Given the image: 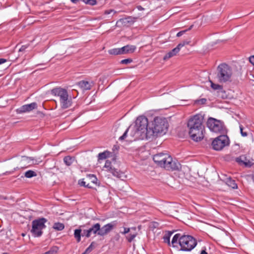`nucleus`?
Instances as JSON below:
<instances>
[{"mask_svg": "<svg viewBox=\"0 0 254 254\" xmlns=\"http://www.w3.org/2000/svg\"><path fill=\"white\" fill-rule=\"evenodd\" d=\"M203 116L201 114H196L191 117L188 122L189 133L190 138L195 141H198L204 137L203 125Z\"/></svg>", "mask_w": 254, "mask_h": 254, "instance_id": "nucleus-1", "label": "nucleus"}, {"mask_svg": "<svg viewBox=\"0 0 254 254\" xmlns=\"http://www.w3.org/2000/svg\"><path fill=\"white\" fill-rule=\"evenodd\" d=\"M168 124L164 118L155 117L149 126V135L150 137L162 135L166 133L168 130Z\"/></svg>", "mask_w": 254, "mask_h": 254, "instance_id": "nucleus-2", "label": "nucleus"}, {"mask_svg": "<svg viewBox=\"0 0 254 254\" xmlns=\"http://www.w3.org/2000/svg\"><path fill=\"white\" fill-rule=\"evenodd\" d=\"M216 78L220 83L231 82L232 76V70L231 67L225 63L219 64L216 70Z\"/></svg>", "mask_w": 254, "mask_h": 254, "instance_id": "nucleus-3", "label": "nucleus"}, {"mask_svg": "<svg viewBox=\"0 0 254 254\" xmlns=\"http://www.w3.org/2000/svg\"><path fill=\"white\" fill-rule=\"evenodd\" d=\"M51 94L60 98V102L63 109H66L71 106V99L69 97L66 90L61 87L55 88L51 90Z\"/></svg>", "mask_w": 254, "mask_h": 254, "instance_id": "nucleus-4", "label": "nucleus"}, {"mask_svg": "<svg viewBox=\"0 0 254 254\" xmlns=\"http://www.w3.org/2000/svg\"><path fill=\"white\" fill-rule=\"evenodd\" d=\"M47 220L45 218L35 219L32 222V229L30 230L32 236L40 237L43 234L42 230L46 228L45 223Z\"/></svg>", "mask_w": 254, "mask_h": 254, "instance_id": "nucleus-5", "label": "nucleus"}, {"mask_svg": "<svg viewBox=\"0 0 254 254\" xmlns=\"http://www.w3.org/2000/svg\"><path fill=\"white\" fill-rule=\"evenodd\" d=\"M196 244L197 242L195 239L190 235H183L179 240L181 250L183 251H190L196 246Z\"/></svg>", "mask_w": 254, "mask_h": 254, "instance_id": "nucleus-6", "label": "nucleus"}, {"mask_svg": "<svg viewBox=\"0 0 254 254\" xmlns=\"http://www.w3.org/2000/svg\"><path fill=\"white\" fill-rule=\"evenodd\" d=\"M207 126L213 132L224 133L225 127L222 122L213 118H209L207 122Z\"/></svg>", "mask_w": 254, "mask_h": 254, "instance_id": "nucleus-7", "label": "nucleus"}, {"mask_svg": "<svg viewBox=\"0 0 254 254\" xmlns=\"http://www.w3.org/2000/svg\"><path fill=\"white\" fill-rule=\"evenodd\" d=\"M129 129H131L129 138L130 141L148 139L151 138L150 135H149L148 130V131H143L142 128H136L132 126H129Z\"/></svg>", "mask_w": 254, "mask_h": 254, "instance_id": "nucleus-8", "label": "nucleus"}, {"mask_svg": "<svg viewBox=\"0 0 254 254\" xmlns=\"http://www.w3.org/2000/svg\"><path fill=\"white\" fill-rule=\"evenodd\" d=\"M229 139L226 135H221L215 138L212 142L211 145L214 150L219 151L224 147L229 145Z\"/></svg>", "mask_w": 254, "mask_h": 254, "instance_id": "nucleus-9", "label": "nucleus"}, {"mask_svg": "<svg viewBox=\"0 0 254 254\" xmlns=\"http://www.w3.org/2000/svg\"><path fill=\"white\" fill-rule=\"evenodd\" d=\"M162 167L168 171H178L181 168V165L169 155Z\"/></svg>", "mask_w": 254, "mask_h": 254, "instance_id": "nucleus-10", "label": "nucleus"}, {"mask_svg": "<svg viewBox=\"0 0 254 254\" xmlns=\"http://www.w3.org/2000/svg\"><path fill=\"white\" fill-rule=\"evenodd\" d=\"M74 236L77 242L81 241V236L89 238L90 237L88 225L80 226L78 229H75L74 232Z\"/></svg>", "mask_w": 254, "mask_h": 254, "instance_id": "nucleus-11", "label": "nucleus"}, {"mask_svg": "<svg viewBox=\"0 0 254 254\" xmlns=\"http://www.w3.org/2000/svg\"><path fill=\"white\" fill-rule=\"evenodd\" d=\"M148 121L147 118L145 116H141L138 117L135 122V125L132 126V127L138 128H142L143 131H148L149 130Z\"/></svg>", "mask_w": 254, "mask_h": 254, "instance_id": "nucleus-12", "label": "nucleus"}, {"mask_svg": "<svg viewBox=\"0 0 254 254\" xmlns=\"http://www.w3.org/2000/svg\"><path fill=\"white\" fill-rule=\"evenodd\" d=\"M169 155L168 153L161 152L154 155L153 159L157 165L162 167Z\"/></svg>", "mask_w": 254, "mask_h": 254, "instance_id": "nucleus-13", "label": "nucleus"}, {"mask_svg": "<svg viewBox=\"0 0 254 254\" xmlns=\"http://www.w3.org/2000/svg\"><path fill=\"white\" fill-rule=\"evenodd\" d=\"M137 17H133L131 16H128L126 18H123L119 19L116 22V26L118 27L121 26H129L133 24L136 21Z\"/></svg>", "mask_w": 254, "mask_h": 254, "instance_id": "nucleus-14", "label": "nucleus"}, {"mask_svg": "<svg viewBox=\"0 0 254 254\" xmlns=\"http://www.w3.org/2000/svg\"><path fill=\"white\" fill-rule=\"evenodd\" d=\"M104 168L106 169V171L111 172L113 176L117 178H121L122 177L123 173L113 167L111 162L109 160L106 161Z\"/></svg>", "mask_w": 254, "mask_h": 254, "instance_id": "nucleus-15", "label": "nucleus"}, {"mask_svg": "<svg viewBox=\"0 0 254 254\" xmlns=\"http://www.w3.org/2000/svg\"><path fill=\"white\" fill-rule=\"evenodd\" d=\"M115 225L113 222L105 225L102 227H101V226L100 225V230L98 233V235L100 236H104L108 234L113 230L115 227Z\"/></svg>", "mask_w": 254, "mask_h": 254, "instance_id": "nucleus-16", "label": "nucleus"}, {"mask_svg": "<svg viewBox=\"0 0 254 254\" xmlns=\"http://www.w3.org/2000/svg\"><path fill=\"white\" fill-rule=\"evenodd\" d=\"M37 108V104L35 102H33L29 104L22 106L18 108L17 111L19 113L29 112Z\"/></svg>", "mask_w": 254, "mask_h": 254, "instance_id": "nucleus-17", "label": "nucleus"}, {"mask_svg": "<svg viewBox=\"0 0 254 254\" xmlns=\"http://www.w3.org/2000/svg\"><path fill=\"white\" fill-rule=\"evenodd\" d=\"M236 161L240 164H244L246 166L251 167L253 165V162L248 159L247 157L242 155L236 158Z\"/></svg>", "mask_w": 254, "mask_h": 254, "instance_id": "nucleus-18", "label": "nucleus"}, {"mask_svg": "<svg viewBox=\"0 0 254 254\" xmlns=\"http://www.w3.org/2000/svg\"><path fill=\"white\" fill-rule=\"evenodd\" d=\"M179 47H176L169 52L167 53L164 57L163 60L166 61L171 58L172 57L175 56L180 52Z\"/></svg>", "mask_w": 254, "mask_h": 254, "instance_id": "nucleus-19", "label": "nucleus"}, {"mask_svg": "<svg viewBox=\"0 0 254 254\" xmlns=\"http://www.w3.org/2000/svg\"><path fill=\"white\" fill-rule=\"evenodd\" d=\"M136 49V47L134 45H126L121 48L122 52H123L122 55L128 54V53H132L134 52Z\"/></svg>", "mask_w": 254, "mask_h": 254, "instance_id": "nucleus-20", "label": "nucleus"}, {"mask_svg": "<svg viewBox=\"0 0 254 254\" xmlns=\"http://www.w3.org/2000/svg\"><path fill=\"white\" fill-rule=\"evenodd\" d=\"M88 229L89 230L90 236L92 234L98 235V233L100 230V224L96 223L92 225L91 227L88 226Z\"/></svg>", "mask_w": 254, "mask_h": 254, "instance_id": "nucleus-21", "label": "nucleus"}, {"mask_svg": "<svg viewBox=\"0 0 254 254\" xmlns=\"http://www.w3.org/2000/svg\"><path fill=\"white\" fill-rule=\"evenodd\" d=\"M78 85L83 90L90 89L91 85V84L85 80H82L78 82Z\"/></svg>", "mask_w": 254, "mask_h": 254, "instance_id": "nucleus-22", "label": "nucleus"}, {"mask_svg": "<svg viewBox=\"0 0 254 254\" xmlns=\"http://www.w3.org/2000/svg\"><path fill=\"white\" fill-rule=\"evenodd\" d=\"M211 83V87L214 90H217L218 92H221L223 93V86L213 83L211 80L209 81Z\"/></svg>", "mask_w": 254, "mask_h": 254, "instance_id": "nucleus-23", "label": "nucleus"}, {"mask_svg": "<svg viewBox=\"0 0 254 254\" xmlns=\"http://www.w3.org/2000/svg\"><path fill=\"white\" fill-rule=\"evenodd\" d=\"M226 184L230 188L235 189L237 188V185L234 180L231 179V178H228L226 179Z\"/></svg>", "mask_w": 254, "mask_h": 254, "instance_id": "nucleus-24", "label": "nucleus"}, {"mask_svg": "<svg viewBox=\"0 0 254 254\" xmlns=\"http://www.w3.org/2000/svg\"><path fill=\"white\" fill-rule=\"evenodd\" d=\"M109 53L110 55H122L123 52H122L121 48H115L109 50Z\"/></svg>", "mask_w": 254, "mask_h": 254, "instance_id": "nucleus-25", "label": "nucleus"}, {"mask_svg": "<svg viewBox=\"0 0 254 254\" xmlns=\"http://www.w3.org/2000/svg\"><path fill=\"white\" fill-rule=\"evenodd\" d=\"M109 155L110 152L107 151L102 153H100L98 156V160L105 159L109 156Z\"/></svg>", "mask_w": 254, "mask_h": 254, "instance_id": "nucleus-26", "label": "nucleus"}, {"mask_svg": "<svg viewBox=\"0 0 254 254\" xmlns=\"http://www.w3.org/2000/svg\"><path fill=\"white\" fill-rule=\"evenodd\" d=\"M53 228L57 231H61L64 229V224L61 223H55L54 224Z\"/></svg>", "mask_w": 254, "mask_h": 254, "instance_id": "nucleus-27", "label": "nucleus"}, {"mask_svg": "<svg viewBox=\"0 0 254 254\" xmlns=\"http://www.w3.org/2000/svg\"><path fill=\"white\" fill-rule=\"evenodd\" d=\"M36 176V173L32 170H28L24 173V176L27 178H31Z\"/></svg>", "mask_w": 254, "mask_h": 254, "instance_id": "nucleus-28", "label": "nucleus"}, {"mask_svg": "<svg viewBox=\"0 0 254 254\" xmlns=\"http://www.w3.org/2000/svg\"><path fill=\"white\" fill-rule=\"evenodd\" d=\"M74 159L69 156L64 158V161L67 166H70L73 162Z\"/></svg>", "mask_w": 254, "mask_h": 254, "instance_id": "nucleus-29", "label": "nucleus"}, {"mask_svg": "<svg viewBox=\"0 0 254 254\" xmlns=\"http://www.w3.org/2000/svg\"><path fill=\"white\" fill-rule=\"evenodd\" d=\"M96 243L95 242H92L90 246L85 250V252L87 254L90 253L94 249L96 246Z\"/></svg>", "mask_w": 254, "mask_h": 254, "instance_id": "nucleus-30", "label": "nucleus"}, {"mask_svg": "<svg viewBox=\"0 0 254 254\" xmlns=\"http://www.w3.org/2000/svg\"><path fill=\"white\" fill-rule=\"evenodd\" d=\"M172 233V232H168L163 237L164 242L167 243L169 245H170V238Z\"/></svg>", "mask_w": 254, "mask_h": 254, "instance_id": "nucleus-31", "label": "nucleus"}, {"mask_svg": "<svg viewBox=\"0 0 254 254\" xmlns=\"http://www.w3.org/2000/svg\"><path fill=\"white\" fill-rule=\"evenodd\" d=\"M181 236L180 234H176L174 236L171 242L173 247H175V244L177 243L178 240L179 241Z\"/></svg>", "mask_w": 254, "mask_h": 254, "instance_id": "nucleus-32", "label": "nucleus"}, {"mask_svg": "<svg viewBox=\"0 0 254 254\" xmlns=\"http://www.w3.org/2000/svg\"><path fill=\"white\" fill-rule=\"evenodd\" d=\"M58 250V247H53L52 248H51V249L49 251H48L44 253H43L42 254H56L57 253Z\"/></svg>", "mask_w": 254, "mask_h": 254, "instance_id": "nucleus-33", "label": "nucleus"}, {"mask_svg": "<svg viewBox=\"0 0 254 254\" xmlns=\"http://www.w3.org/2000/svg\"><path fill=\"white\" fill-rule=\"evenodd\" d=\"M130 131H131V129H129V127L126 129V130L124 133L123 135H122L121 136H120L119 137V139L120 140H125L127 137V133L129 132V133H130Z\"/></svg>", "mask_w": 254, "mask_h": 254, "instance_id": "nucleus-34", "label": "nucleus"}, {"mask_svg": "<svg viewBox=\"0 0 254 254\" xmlns=\"http://www.w3.org/2000/svg\"><path fill=\"white\" fill-rule=\"evenodd\" d=\"M123 231L120 230V233L124 235L129 233L130 230H135L136 229L135 227H132L131 228L123 227Z\"/></svg>", "mask_w": 254, "mask_h": 254, "instance_id": "nucleus-35", "label": "nucleus"}, {"mask_svg": "<svg viewBox=\"0 0 254 254\" xmlns=\"http://www.w3.org/2000/svg\"><path fill=\"white\" fill-rule=\"evenodd\" d=\"M136 233H130L129 235L126 237L127 239V240L128 242H131L133 241V240L136 236Z\"/></svg>", "mask_w": 254, "mask_h": 254, "instance_id": "nucleus-36", "label": "nucleus"}, {"mask_svg": "<svg viewBox=\"0 0 254 254\" xmlns=\"http://www.w3.org/2000/svg\"><path fill=\"white\" fill-rule=\"evenodd\" d=\"M190 43V41H184L183 42L179 43L177 47H179V49L180 50L183 47L186 45L189 44Z\"/></svg>", "mask_w": 254, "mask_h": 254, "instance_id": "nucleus-37", "label": "nucleus"}, {"mask_svg": "<svg viewBox=\"0 0 254 254\" xmlns=\"http://www.w3.org/2000/svg\"><path fill=\"white\" fill-rule=\"evenodd\" d=\"M193 25H191V26H190V27L188 29H187V30H183V31H180L179 32H178L177 34V37H180L182 35H183L185 33H186V32H187V31L188 30H190L193 27Z\"/></svg>", "mask_w": 254, "mask_h": 254, "instance_id": "nucleus-38", "label": "nucleus"}, {"mask_svg": "<svg viewBox=\"0 0 254 254\" xmlns=\"http://www.w3.org/2000/svg\"><path fill=\"white\" fill-rule=\"evenodd\" d=\"M132 62V60L131 59H127L122 60L121 61V64H127L131 63Z\"/></svg>", "mask_w": 254, "mask_h": 254, "instance_id": "nucleus-39", "label": "nucleus"}, {"mask_svg": "<svg viewBox=\"0 0 254 254\" xmlns=\"http://www.w3.org/2000/svg\"><path fill=\"white\" fill-rule=\"evenodd\" d=\"M240 131H241V135L243 136H247V132L246 131H244L243 130H244V128H243V127L242 125H240Z\"/></svg>", "mask_w": 254, "mask_h": 254, "instance_id": "nucleus-40", "label": "nucleus"}, {"mask_svg": "<svg viewBox=\"0 0 254 254\" xmlns=\"http://www.w3.org/2000/svg\"><path fill=\"white\" fill-rule=\"evenodd\" d=\"M89 177L90 179L91 180V181L92 183L96 184L97 181V179L96 177V176L94 175H89Z\"/></svg>", "mask_w": 254, "mask_h": 254, "instance_id": "nucleus-41", "label": "nucleus"}, {"mask_svg": "<svg viewBox=\"0 0 254 254\" xmlns=\"http://www.w3.org/2000/svg\"><path fill=\"white\" fill-rule=\"evenodd\" d=\"M196 102L200 104H204L206 102V99L205 98H202L199 100H197Z\"/></svg>", "mask_w": 254, "mask_h": 254, "instance_id": "nucleus-42", "label": "nucleus"}, {"mask_svg": "<svg viewBox=\"0 0 254 254\" xmlns=\"http://www.w3.org/2000/svg\"><path fill=\"white\" fill-rule=\"evenodd\" d=\"M28 47L27 45H23L21 46V47L19 49V52H23L25 50V49Z\"/></svg>", "mask_w": 254, "mask_h": 254, "instance_id": "nucleus-43", "label": "nucleus"}, {"mask_svg": "<svg viewBox=\"0 0 254 254\" xmlns=\"http://www.w3.org/2000/svg\"><path fill=\"white\" fill-rule=\"evenodd\" d=\"M249 61L253 65H254V56H251L249 58Z\"/></svg>", "mask_w": 254, "mask_h": 254, "instance_id": "nucleus-44", "label": "nucleus"}, {"mask_svg": "<svg viewBox=\"0 0 254 254\" xmlns=\"http://www.w3.org/2000/svg\"><path fill=\"white\" fill-rule=\"evenodd\" d=\"M78 184L81 186H84L85 187V185H86V182H84L83 180H79V183Z\"/></svg>", "mask_w": 254, "mask_h": 254, "instance_id": "nucleus-45", "label": "nucleus"}, {"mask_svg": "<svg viewBox=\"0 0 254 254\" xmlns=\"http://www.w3.org/2000/svg\"><path fill=\"white\" fill-rule=\"evenodd\" d=\"M113 11H114V10H112V9H110V10H106L105 11V14H110L111 13H112Z\"/></svg>", "mask_w": 254, "mask_h": 254, "instance_id": "nucleus-46", "label": "nucleus"}, {"mask_svg": "<svg viewBox=\"0 0 254 254\" xmlns=\"http://www.w3.org/2000/svg\"><path fill=\"white\" fill-rule=\"evenodd\" d=\"M6 62V60L2 58L0 59V64L4 63Z\"/></svg>", "mask_w": 254, "mask_h": 254, "instance_id": "nucleus-47", "label": "nucleus"}, {"mask_svg": "<svg viewBox=\"0 0 254 254\" xmlns=\"http://www.w3.org/2000/svg\"><path fill=\"white\" fill-rule=\"evenodd\" d=\"M28 159H29V158H28L27 157H23L21 162H27Z\"/></svg>", "mask_w": 254, "mask_h": 254, "instance_id": "nucleus-48", "label": "nucleus"}, {"mask_svg": "<svg viewBox=\"0 0 254 254\" xmlns=\"http://www.w3.org/2000/svg\"><path fill=\"white\" fill-rule=\"evenodd\" d=\"M137 7L139 10H143L144 9V8L140 5L138 6Z\"/></svg>", "mask_w": 254, "mask_h": 254, "instance_id": "nucleus-49", "label": "nucleus"}, {"mask_svg": "<svg viewBox=\"0 0 254 254\" xmlns=\"http://www.w3.org/2000/svg\"><path fill=\"white\" fill-rule=\"evenodd\" d=\"M152 225H153V226H152V227H153L155 228V227H157V226L158 225V223H156V222H154V223H153V224H152Z\"/></svg>", "mask_w": 254, "mask_h": 254, "instance_id": "nucleus-50", "label": "nucleus"}, {"mask_svg": "<svg viewBox=\"0 0 254 254\" xmlns=\"http://www.w3.org/2000/svg\"><path fill=\"white\" fill-rule=\"evenodd\" d=\"M200 254H208L206 252V251L205 250H202Z\"/></svg>", "mask_w": 254, "mask_h": 254, "instance_id": "nucleus-51", "label": "nucleus"}, {"mask_svg": "<svg viewBox=\"0 0 254 254\" xmlns=\"http://www.w3.org/2000/svg\"><path fill=\"white\" fill-rule=\"evenodd\" d=\"M85 187H87V188H91V187L89 186V184H87V185H86Z\"/></svg>", "mask_w": 254, "mask_h": 254, "instance_id": "nucleus-52", "label": "nucleus"}, {"mask_svg": "<svg viewBox=\"0 0 254 254\" xmlns=\"http://www.w3.org/2000/svg\"><path fill=\"white\" fill-rule=\"evenodd\" d=\"M22 236H25V234L23 233V234H22Z\"/></svg>", "mask_w": 254, "mask_h": 254, "instance_id": "nucleus-53", "label": "nucleus"}, {"mask_svg": "<svg viewBox=\"0 0 254 254\" xmlns=\"http://www.w3.org/2000/svg\"><path fill=\"white\" fill-rule=\"evenodd\" d=\"M82 254H87L86 253H85V252H84V253H83Z\"/></svg>", "mask_w": 254, "mask_h": 254, "instance_id": "nucleus-54", "label": "nucleus"}, {"mask_svg": "<svg viewBox=\"0 0 254 254\" xmlns=\"http://www.w3.org/2000/svg\"><path fill=\"white\" fill-rule=\"evenodd\" d=\"M5 254V253H4V254Z\"/></svg>", "mask_w": 254, "mask_h": 254, "instance_id": "nucleus-55", "label": "nucleus"}]
</instances>
